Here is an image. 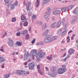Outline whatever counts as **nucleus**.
<instances>
[{
  "label": "nucleus",
  "instance_id": "1",
  "mask_svg": "<svg viewBox=\"0 0 78 78\" xmlns=\"http://www.w3.org/2000/svg\"><path fill=\"white\" fill-rule=\"evenodd\" d=\"M31 55L33 57V60L34 59V57L37 56L38 55V53H37V51L35 49L32 50L30 52Z\"/></svg>",
  "mask_w": 78,
  "mask_h": 78
},
{
  "label": "nucleus",
  "instance_id": "2",
  "mask_svg": "<svg viewBox=\"0 0 78 78\" xmlns=\"http://www.w3.org/2000/svg\"><path fill=\"white\" fill-rule=\"evenodd\" d=\"M34 66H35V64L34 62L30 63L29 64V68L30 70H33L34 69Z\"/></svg>",
  "mask_w": 78,
  "mask_h": 78
},
{
  "label": "nucleus",
  "instance_id": "3",
  "mask_svg": "<svg viewBox=\"0 0 78 78\" xmlns=\"http://www.w3.org/2000/svg\"><path fill=\"white\" fill-rule=\"evenodd\" d=\"M17 4H18V2L16 1L15 2L11 5L10 7L11 9H14L15 8V7H16V6H17Z\"/></svg>",
  "mask_w": 78,
  "mask_h": 78
},
{
  "label": "nucleus",
  "instance_id": "4",
  "mask_svg": "<svg viewBox=\"0 0 78 78\" xmlns=\"http://www.w3.org/2000/svg\"><path fill=\"white\" fill-rule=\"evenodd\" d=\"M38 54L39 56L41 57V58H42V57L44 56V55H45L44 53H43V52H42V50H40L38 51Z\"/></svg>",
  "mask_w": 78,
  "mask_h": 78
},
{
  "label": "nucleus",
  "instance_id": "5",
  "mask_svg": "<svg viewBox=\"0 0 78 78\" xmlns=\"http://www.w3.org/2000/svg\"><path fill=\"white\" fill-rule=\"evenodd\" d=\"M24 72L22 70H18L16 71V73L18 75H21L24 74Z\"/></svg>",
  "mask_w": 78,
  "mask_h": 78
},
{
  "label": "nucleus",
  "instance_id": "6",
  "mask_svg": "<svg viewBox=\"0 0 78 78\" xmlns=\"http://www.w3.org/2000/svg\"><path fill=\"white\" fill-rule=\"evenodd\" d=\"M24 59H30V54L27 53V54H24Z\"/></svg>",
  "mask_w": 78,
  "mask_h": 78
},
{
  "label": "nucleus",
  "instance_id": "7",
  "mask_svg": "<svg viewBox=\"0 0 78 78\" xmlns=\"http://www.w3.org/2000/svg\"><path fill=\"white\" fill-rule=\"evenodd\" d=\"M66 72L65 69H63L62 68H60L58 70V74H62Z\"/></svg>",
  "mask_w": 78,
  "mask_h": 78
},
{
  "label": "nucleus",
  "instance_id": "8",
  "mask_svg": "<svg viewBox=\"0 0 78 78\" xmlns=\"http://www.w3.org/2000/svg\"><path fill=\"white\" fill-rule=\"evenodd\" d=\"M24 5H26V9L27 11H28L30 9V2H28L27 4H25V2L23 3Z\"/></svg>",
  "mask_w": 78,
  "mask_h": 78
},
{
  "label": "nucleus",
  "instance_id": "9",
  "mask_svg": "<svg viewBox=\"0 0 78 78\" xmlns=\"http://www.w3.org/2000/svg\"><path fill=\"white\" fill-rule=\"evenodd\" d=\"M10 0H4V2H5V5L6 6H7L8 8H9L10 5H11V4H9V1Z\"/></svg>",
  "mask_w": 78,
  "mask_h": 78
},
{
  "label": "nucleus",
  "instance_id": "10",
  "mask_svg": "<svg viewBox=\"0 0 78 78\" xmlns=\"http://www.w3.org/2000/svg\"><path fill=\"white\" fill-rule=\"evenodd\" d=\"M8 44L11 47H12L13 46V41H12V40L9 39Z\"/></svg>",
  "mask_w": 78,
  "mask_h": 78
},
{
  "label": "nucleus",
  "instance_id": "11",
  "mask_svg": "<svg viewBox=\"0 0 78 78\" xmlns=\"http://www.w3.org/2000/svg\"><path fill=\"white\" fill-rule=\"evenodd\" d=\"M53 14L56 15V14H60L61 13V12L60 10H55L53 12Z\"/></svg>",
  "mask_w": 78,
  "mask_h": 78
},
{
  "label": "nucleus",
  "instance_id": "12",
  "mask_svg": "<svg viewBox=\"0 0 78 78\" xmlns=\"http://www.w3.org/2000/svg\"><path fill=\"white\" fill-rule=\"evenodd\" d=\"M37 69H38V72L39 73H40V75H42V71H41L40 69V68H41V66H40V65H38L37 66Z\"/></svg>",
  "mask_w": 78,
  "mask_h": 78
},
{
  "label": "nucleus",
  "instance_id": "13",
  "mask_svg": "<svg viewBox=\"0 0 78 78\" xmlns=\"http://www.w3.org/2000/svg\"><path fill=\"white\" fill-rule=\"evenodd\" d=\"M75 52V50L71 49L69 50V55H72Z\"/></svg>",
  "mask_w": 78,
  "mask_h": 78
},
{
  "label": "nucleus",
  "instance_id": "14",
  "mask_svg": "<svg viewBox=\"0 0 78 78\" xmlns=\"http://www.w3.org/2000/svg\"><path fill=\"white\" fill-rule=\"evenodd\" d=\"M78 11V8H76L73 11V14H76Z\"/></svg>",
  "mask_w": 78,
  "mask_h": 78
},
{
  "label": "nucleus",
  "instance_id": "15",
  "mask_svg": "<svg viewBox=\"0 0 78 78\" xmlns=\"http://www.w3.org/2000/svg\"><path fill=\"white\" fill-rule=\"evenodd\" d=\"M61 21H59L57 23H56V24L55 26L56 27H59L61 26Z\"/></svg>",
  "mask_w": 78,
  "mask_h": 78
},
{
  "label": "nucleus",
  "instance_id": "16",
  "mask_svg": "<svg viewBox=\"0 0 78 78\" xmlns=\"http://www.w3.org/2000/svg\"><path fill=\"white\" fill-rule=\"evenodd\" d=\"M51 0H43L42 4L43 5H45V4H47V3H48Z\"/></svg>",
  "mask_w": 78,
  "mask_h": 78
},
{
  "label": "nucleus",
  "instance_id": "17",
  "mask_svg": "<svg viewBox=\"0 0 78 78\" xmlns=\"http://www.w3.org/2000/svg\"><path fill=\"white\" fill-rule=\"evenodd\" d=\"M21 19L22 20H23V22H25V21H27V19L23 15L21 16Z\"/></svg>",
  "mask_w": 78,
  "mask_h": 78
},
{
  "label": "nucleus",
  "instance_id": "18",
  "mask_svg": "<svg viewBox=\"0 0 78 78\" xmlns=\"http://www.w3.org/2000/svg\"><path fill=\"white\" fill-rule=\"evenodd\" d=\"M47 26V24H46V23H44L42 27V30H45V28H46Z\"/></svg>",
  "mask_w": 78,
  "mask_h": 78
},
{
  "label": "nucleus",
  "instance_id": "19",
  "mask_svg": "<svg viewBox=\"0 0 78 78\" xmlns=\"http://www.w3.org/2000/svg\"><path fill=\"white\" fill-rule=\"evenodd\" d=\"M50 39L51 42L54 41H55V40H56V39H57V36H54L53 37L50 38Z\"/></svg>",
  "mask_w": 78,
  "mask_h": 78
},
{
  "label": "nucleus",
  "instance_id": "20",
  "mask_svg": "<svg viewBox=\"0 0 78 78\" xmlns=\"http://www.w3.org/2000/svg\"><path fill=\"white\" fill-rule=\"evenodd\" d=\"M56 68L55 66L52 67L51 69V72H53V73H55V72H56Z\"/></svg>",
  "mask_w": 78,
  "mask_h": 78
},
{
  "label": "nucleus",
  "instance_id": "21",
  "mask_svg": "<svg viewBox=\"0 0 78 78\" xmlns=\"http://www.w3.org/2000/svg\"><path fill=\"white\" fill-rule=\"evenodd\" d=\"M56 22H54L51 25V27L52 28H55V27H56Z\"/></svg>",
  "mask_w": 78,
  "mask_h": 78
},
{
  "label": "nucleus",
  "instance_id": "22",
  "mask_svg": "<svg viewBox=\"0 0 78 78\" xmlns=\"http://www.w3.org/2000/svg\"><path fill=\"white\" fill-rule=\"evenodd\" d=\"M44 42H46V43L51 42V40H50V39H48L47 38H45L44 40Z\"/></svg>",
  "mask_w": 78,
  "mask_h": 78
},
{
  "label": "nucleus",
  "instance_id": "23",
  "mask_svg": "<svg viewBox=\"0 0 78 78\" xmlns=\"http://www.w3.org/2000/svg\"><path fill=\"white\" fill-rule=\"evenodd\" d=\"M48 74L50 76H51L53 78H55V77L56 76V74H54L53 73L51 74V73H49Z\"/></svg>",
  "mask_w": 78,
  "mask_h": 78
},
{
  "label": "nucleus",
  "instance_id": "24",
  "mask_svg": "<svg viewBox=\"0 0 78 78\" xmlns=\"http://www.w3.org/2000/svg\"><path fill=\"white\" fill-rule=\"evenodd\" d=\"M5 61V59L4 58V57L2 56H0V62H2Z\"/></svg>",
  "mask_w": 78,
  "mask_h": 78
},
{
  "label": "nucleus",
  "instance_id": "25",
  "mask_svg": "<svg viewBox=\"0 0 78 78\" xmlns=\"http://www.w3.org/2000/svg\"><path fill=\"white\" fill-rule=\"evenodd\" d=\"M61 10L62 12H66L67 11V7H65L62 8Z\"/></svg>",
  "mask_w": 78,
  "mask_h": 78
},
{
  "label": "nucleus",
  "instance_id": "26",
  "mask_svg": "<svg viewBox=\"0 0 78 78\" xmlns=\"http://www.w3.org/2000/svg\"><path fill=\"white\" fill-rule=\"evenodd\" d=\"M36 57V60L37 62H40L41 61V59L40 58L38 57V55L37 56L35 57Z\"/></svg>",
  "mask_w": 78,
  "mask_h": 78
},
{
  "label": "nucleus",
  "instance_id": "27",
  "mask_svg": "<svg viewBox=\"0 0 78 78\" xmlns=\"http://www.w3.org/2000/svg\"><path fill=\"white\" fill-rule=\"evenodd\" d=\"M28 31L27 30H24L22 31L21 32V34H22L23 35V34H26V33H28Z\"/></svg>",
  "mask_w": 78,
  "mask_h": 78
},
{
  "label": "nucleus",
  "instance_id": "28",
  "mask_svg": "<svg viewBox=\"0 0 78 78\" xmlns=\"http://www.w3.org/2000/svg\"><path fill=\"white\" fill-rule=\"evenodd\" d=\"M72 8H73V5H71L68 6H67V9H68V10H70V9H71Z\"/></svg>",
  "mask_w": 78,
  "mask_h": 78
},
{
  "label": "nucleus",
  "instance_id": "29",
  "mask_svg": "<svg viewBox=\"0 0 78 78\" xmlns=\"http://www.w3.org/2000/svg\"><path fill=\"white\" fill-rule=\"evenodd\" d=\"M50 15V12H46L44 14V17H46L47 16H48Z\"/></svg>",
  "mask_w": 78,
  "mask_h": 78
},
{
  "label": "nucleus",
  "instance_id": "30",
  "mask_svg": "<svg viewBox=\"0 0 78 78\" xmlns=\"http://www.w3.org/2000/svg\"><path fill=\"white\" fill-rule=\"evenodd\" d=\"M67 32V30H64L62 33L61 36H64L66 34V32Z\"/></svg>",
  "mask_w": 78,
  "mask_h": 78
},
{
  "label": "nucleus",
  "instance_id": "31",
  "mask_svg": "<svg viewBox=\"0 0 78 78\" xmlns=\"http://www.w3.org/2000/svg\"><path fill=\"white\" fill-rule=\"evenodd\" d=\"M36 16L35 15H32L31 18L32 22H33V20H34L35 19H36Z\"/></svg>",
  "mask_w": 78,
  "mask_h": 78
},
{
  "label": "nucleus",
  "instance_id": "32",
  "mask_svg": "<svg viewBox=\"0 0 78 78\" xmlns=\"http://www.w3.org/2000/svg\"><path fill=\"white\" fill-rule=\"evenodd\" d=\"M16 44V45H18V46H22V44L21 42L19 41H17Z\"/></svg>",
  "mask_w": 78,
  "mask_h": 78
},
{
  "label": "nucleus",
  "instance_id": "33",
  "mask_svg": "<svg viewBox=\"0 0 78 78\" xmlns=\"http://www.w3.org/2000/svg\"><path fill=\"white\" fill-rule=\"evenodd\" d=\"M62 28H60L58 30L57 32V33L58 34H60L61 33V31H62Z\"/></svg>",
  "mask_w": 78,
  "mask_h": 78
},
{
  "label": "nucleus",
  "instance_id": "34",
  "mask_svg": "<svg viewBox=\"0 0 78 78\" xmlns=\"http://www.w3.org/2000/svg\"><path fill=\"white\" fill-rule=\"evenodd\" d=\"M10 74H9L8 75V74H5L4 75V77L5 78H8L9 77V76H10Z\"/></svg>",
  "mask_w": 78,
  "mask_h": 78
},
{
  "label": "nucleus",
  "instance_id": "35",
  "mask_svg": "<svg viewBox=\"0 0 78 78\" xmlns=\"http://www.w3.org/2000/svg\"><path fill=\"white\" fill-rule=\"evenodd\" d=\"M46 58L49 60V61H51L53 60L52 57H49V56H48Z\"/></svg>",
  "mask_w": 78,
  "mask_h": 78
},
{
  "label": "nucleus",
  "instance_id": "36",
  "mask_svg": "<svg viewBox=\"0 0 78 78\" xmlns=\"http://www.w3.org/2000/svg\"><path fill=\"white\" fill-rule=\"evenodd\" d=\"M39 0H37L36 3V7H37L38 6H39Z\"/></svg>",
  "mask_w": 78,
  "mask_h": 78
},
{
  "label": "nucleus",
  "instance_id": "37",
  "mask_svg": "<svg viewBox=\"0 0 78 78\" xmlns=\"http://www.w3.org/2000/svg\"><path fill=\"white\" fill-rule=\"evenodd\" d=\"M25 38L26 39H28L30 38V35L28 34H27L26 35Z\"/></svg>",
  "mask_w": 78,
  "mask_h": 78
},
{
  "label": "nucleus",
  "instance_id": "38",
  "mask_svg": "<svg viewBox=\"0 0 78 78\" xmlns=\"http://www.w3.org/2000/svg\"><path fill=\"white\" fill-rule=\"evenodd\" d=\"M67 25H68V23H66L65 25V27L64 29V30H67Z\"/></svg>",
  "mask_w": 78,
  "mask_h": 78
},
{
  "label": "nucleus",
  "instance_id": "39",
  "mask_svg": "<svg viewBox=\"0 0 78 78\" xmlns=\"http://www.w3.org/2000/svg\"><path fill=\"white\" fill-rule=\"evenodd\" d=\"M23 25L24 27H27L28 25V22L26 21L23 24Z\"/></svg>",
  "mask_w": 78,
  "mask_h": 78
},
{
  "label": "nucleus",
  "instance_id": "40",
  "mask_svg": "<svg viewBox=\"0 0 78 78\" xmlns=\"http://www.w3.org/2000/svg\"><path fill=\"white\" fill-rule=\"evenodd\" d=\"M66 66L65 65H63L62 66V69L63 70H65V71H66Z\"/></svg>",
  "mask_w": 78,
  "mask_h": 78
},
{
  "label": "nucleus",
  "instance_id": "41",
  "mask_svg": "<svg viewBox=\"0 0 78 78\" xmlns=\"http://www.w3.org/2000/svg\"><path fill=\"white\" fill-rule=\"evenodd\" d=\"M37 23L39 25H42V22L41 21H38L37 22Z\"/></svg>",
  "mask_w": 78,
  "mask_h": 78
},
{
  "label": "nucleus",
  "instance_id": "42",
  "mask_svg": "<svg viewBox=\"0 0 78 78\" xmlns=\"http://www.w3.org/2000/svg\"><path fill=\"white\" fill-rule=\"evenodd\" d=\"M49 31V30L47 29L46 30L44 33L45 35L47 34L48 33V32Z\"/></svg>",
  "mask_w": 78,
  "mask_h": 78
},
{
  "label": "nucleus",
  "instance_id": "43",
  "mask_svg": "<svg viewBox=\"0 0 78 78\" xmlns=\"http://www.w3.org/2000/svg\"><path fill=\"white\" fill-rule=\"evenodd\" d=\"M48 17L49 16H46V17H44L45 19L47 22H48V20H49V17Z\"/></svg>",
  "mask_w": 78,
  "mask_h": 78
},
{
  "label": "nucleus",
  "instance_id": "44",
  "mask_svg": "<svg viewBox=\"0 0 78 78\" xmlns=\"http://www.w3.org/2000/svg\"><path fill=\"white\" fill-rule=\"evenodd\" d=\"M52 36L51 35H46L45 36V37L46 38H51V37H52Z\"/></svg>",
  "mask_w": 78,
  "mask_h": 78
},
{
  "label": "nucleus",
  "instance_id": "45",
  "mask_svg": "<svg viewBox=\"0 0 78 78\" xmlns=\"http://www.w3.org/2000/svg\"><path fill=\"white\" fill-rule=\"evenodd\" d=\"M67 42L68 43H69V42H70V38H69V36H68V37H67Z\"/></svg>",
  "mask_w": 78,
  "mask_h": 78
},
{
  "label": "nucleus",
  "instance_id": "46",
  "mask_svg": "<svg viewBox=\"0 0 78 78\" xmlns=\"http://www.w3.org/2000/svg\"><path fill=\"white\" fill-rule=\"evenodd\" d=\"M7 11V15H9L10 14V11L9 10V9H7L6 10Z\"/></svg>",
  "mask_w": 78,
  "mask_h": 78
},
{
  "label": "nucleus",
  "instance_id": "47",
  "mask_svg": "<svg viewBox=\"0 0 78 78\" xmlns=\"http://www.w3.org/2000/svg\"><path fill=\"white\" fill-rule=\"evenodd\" d=\"M47 10L49 12H51V9L50 7H48L47 8Z\"/></svg>",
  "mask_w": 78,
  "mask_h": 78
},
{
  "label": "nucleus",
  "instance_id": "48",
  "mask_svg": "<svg viewBox=\"0 0 78 78\" xmlns=\"http://www.w3.org/2000/svg\"><path fill=\"white\" fill-rule=\"evenodd\" d=\"M7 36V33H6V32H5L4 33V35H3L2 36V37L3 38V37H5V36Z\"/></svg>",
  "mask_w": 78,
  "mask_h": 78
},
{
  "label": "nucleus",
  "instance_id": "49",
  "mask_svg": "<svg viewBox=\"0 0 78 78\" xmlns=\"http://www.w3.org/2000/svg\"><path fill=\"white\" fill-rule=\"evenodd\" d=\"M16 18H13L12 20V22H14L15 21H16Z\"/></svg>",
  "mask_w": 78,
  "mask_h": 78
},
{
  "label": "nucleus",
  "instance_id": "50",
  "mask_svg": "<svg viewBox=\"0 0 78 78\" xmlns=\"http://www.w3.org/2000/svg\"><path fill=\"white\" fill-rule=\"evenodd\" d=\"M35 41H36V39L34 38L33 40L32 41L31 43H32V44H34V42H35Z\"/></svg>",
  "mask_w": 78,
  "mask_h": 78
},
{
  "label": "nucleus",
  "instance_id": "51",
  "mask_svg": "<svg viewBox=\"0 0 78 78\" xmlns=\"http://www.w3.org/2000/svg\"><path fill=\"white\" fill-rule=\"evenodd\" d=\"M31 14H32V13H31V12H28V16L29 17H30L31 15Z\"/></svg>",
  "mask_w": 78,
  "mask_h": 78
},
{
  "label": "nucleus",
  "instance_id": "52",
  "mask_svg": "<svg viewBox=\"0 0 78 78\" xmlns=\"http://www.w3.org/2000/svg\"><path fill=\"white\" fill-rule=\"evenodd\" d=\"M40 45H43L44 44V43L43 41H41L40 42Z\"/></svg>",
  "mask_w": 78,
  "mask_h": 78
},
{
  "label": "nucleus",
  "instance_id": "53",
  "mask_svg": "<svg viewBox=\"0 0 78 78\" xmlns=\"http://www.w3.org/2000/svg\"><path fill=\"white\" fill-rule=\"evenodd\" d=\"M75 22H76V21L75 20H74L72 21H71V23L72 24L74 23H75Z\"/></svg>",
  "mask_w": 78,
  "mask_h": 78
},
{
  "label": "nucleus",
  "instance_id": "54",
  "mask_svg": "<svg viewBox=\"0 0 78 78\" xmlns=\"http://www.w3.org/2000/svg\"><path fill=\"white\" fill-rule=\"evenodd\" d=\"M65 21V18H64L62 19V23H64V21Z\"/></svg>",
  "mask_w": 78,
  "mask_h": 78
},
{
  "label": "nucleus",
  "instance_id": "55",
  "mask_svg": "<svg viewBox=\"0 0 78 78\" xmlns=\"http://www.w3.org/2000/svg\"><path fill=\"white\" fill-rule=\"evenodd\" d=\"M20 32H18L16 34V35L17 36H20Z\"/></svg>",
  "mask_w": 78,
  "mask_h": 78
},
{
  "label": "nucleus",
  "instance_id": "56",
  "mask_svg": "<svg viewBox=\"0 0 78 78\" xmlns=\"http://www.w3.org/2000/svg\"><path fill=\"white\" fill-rule=\"evenodd\" d=\"M52 20L53 21L55 20V17H52L51 18Z\"/></svg>",
  "mask_w": 78,
  "mask_h": 78
},
{
  "label": "nucleus",
  "instance_id": "57",
  "mask_svg": "<svg viewBox=\"0 0 78 78\" xmlns=\"http://www.w3.org/2000/svg\"><path fill=\"white\" fill-rule=\"evenodd\" d=\"M16 54V52H14L12 53V55L13 56L15 55Z\"/></svg>",
  "mask_w": 78,
  "mask_h": 78
},
{
  "label": "nucleus",
  "instance_id": "58",
  "mask_svg": "<svg viewBox=\"0 0 78 78\" xmlns=\"http://www.w3.org/2000/svg\"><path fill=\"white\" fill-rule=\"evenodd\" d=\"M0 51H2V52H4V49L3 48L1 49Z\"/></svg>",
  "mask_w": 78,
  "mask_h": 78
},
{
  "label": "nucleus",
  "instance_id": "59",
  "mask_svg": "<svg viewBox=\"0 0 78 78\" xmlns=\"http://www.w3.org/2000/svg\"><path fill=\"white\" fill-rule=\"evenodd\" d=\"M73 32V31L72 30H70V31H69L68 32V34H70V33H72Z\"/></svg>",
  "mask_w": 78,
  "mask_h": 78
},
{
  "label": "nucleus",
  "instance_id": "60",
  "mask_svg": "<svg viewBox=\"0 0 78 78\" xmlns=\"http://www.w3.org/2000/svg\"><path fill=\"white\" fill-rule=\"evenodd\" d=\"M74 20H75L76 21V20H77V19L76 18V16H74Z\"/></svg>",
  "mask_w": 78,
  "mask_h": 78
},
{
  "label": "nucleus",
  "instance_id": "61",
  "mask_svg": "<svg viewBox=\"0 0 78 78\" xmlns=\"http://www.w3.org/2000/svg\"><path fill=\"white\" fill-rule=\"evenodd\" d=\"M45 69H46V71H48V70H49V68H48L47 67H46Z\"/></svg>",
  "mask_w": 78,
  "mask_h": 78
},
{
  "label": "nucleus",
  "instance_id": "62",
  "mask_svg": "<svg viewBox=\"0 0 78 78\" xmlns=\"http://www.w3.org/2000/svg\"><path fill=\"white\" fill-rule=\"evenodd\" d=\"M61 44H64L65 43V41H61Z\"/></svg>",
  "mask_w": 78,
  "mask_h": 78
},
{
  "label": "nucleus",
  "instance_id": "63",
  "mask_svg": "<svg viewBox=\"0 0 78 78\" xmlns=\"http://www.w3.org/2000/svg\"><path fill=\"white\" fill-rule=\"evenodd\" d=\"M26 73L27 75H28V74H29V72L28 71H26Z\"/></svg>",
  "mask_w": 78,
  "mask_h": 78
},
{
  "label": "nucleus",
  "instance_id": "64",
  "mask_svg": "<svg viewBox=\"0 0 78 78\" xmlns=\"http://www.w3.org/2000/svg\"><path fill=\"white\" fill-rule=\"evenodd\" d=\"M20 59H22L23 58V55H21L20 56Z\"/></svg>",
  "mask_w": 78,
  "mask_h": 78
}]
</instances>
